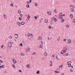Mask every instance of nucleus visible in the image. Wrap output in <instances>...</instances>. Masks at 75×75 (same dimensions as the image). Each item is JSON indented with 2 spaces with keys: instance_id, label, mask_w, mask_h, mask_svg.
Returning a JSON list of instances; mask_svg holds the SVG:
<instances>
[{
  "instance_id": "nucleus-1",
  "label": "nucleus",
  "mask_w": 75,
  "mask_h": 75,
  "mask_svg": "<svg viewBox=\"0 0 75 75\" xmlns=\"http://www.w3.org/2000/svg\"><path fill=\"white\" fill-rule=\"evenodd\" d=\"M12 45V43L11 42H9L8 44V46L9 47H11Z\"/></svg>"
},
{
  "instance_id": "nucleus-2",
  "label": "nucleus",
  "mask_w": 75,
  "mask_h": 75,
  "mask_svg": "<svg viewBox=\"0 0 75 75\" xmlns=\"http://www.w3.org/2000/svg\"><path fill=\"white\" fill-rule=\"evenodd\" d=\"M44 55L45 57H47V56H48V53H47V52H45L44 53Z\"/></svg>"
},
{
  "instance_id": "nucleus-3",
  "label": "nucleus",
  "mask_w": 75,
  "mask_h": 75,
  "mask_svg": "<svg viewBox=\"0 0 75 75\" xmlns=\"http://www.w3.org/2000/svg\"><path fill=\"white\" fill-rule=\"evenodd\" d=\"M65 52H66V51L63 50L61 52V54H64V53H65Z\"/></svg>"
},
{
  "instance_id": "nucleus-4",
  "label": "nucleus",
  "mask_w": 75,
  "mask_h": 75,
  "mask_svg": "<svg viewBox=\"0 0 75 75\" xmlns=\"http://www.w3.org/2000/svg\"><path fill=\"white\" fill-rule=\"evenodd\" d=\"M67 42L68 44H70V43H71V40L70 39L68 40Z\"/></svg>"
},
{
  "instance_id": "nucleus-5",
  "label": "nucleus",
  "mask_w": 75,
  "mask_h": 75,
  "mask_svg": "<svg viewBox=\"0 0 75 75\" xmlns=\"http://www.w3.org/2000/svg\"><path fill=\"white\" fill-rule=\"evenodd\" d=\"M4 67H5L4 65H2L1 66H0V69H1V68H4Z\"/></svg>"
},
{
  "instance_id": "nucleus-6",
  "label": "nucleus",
  "mask_w": 75,
  "mask_h": 75,
  "mask_svg": "<svg viewBox=\"0 0 75 75\" xmlns=\"http://www.w3.org/2000/svg\"><path fill=\"white\" fill-rule=\"evenodd\" d=\"M12 61L13 64H17V61H16V60H13Z\"/></svg>"
},
{
  "instance_id": "nucleus-7",
  "label": "nucleus",
  "mask_w": 75,
  "mask_h": 75,
  "mask_svg": "<svg viewBox=\"0 0 75 75\" xmlns=\"http://www.w3.org/2000/svg\"><path fill=\"white\" fill-rule=\"evenodd\" d=\"M42 37L41 36H40L38 38V40H42Z\"/></svg>"
},
{
  "instance_id": "nucleus-8",
  "label": "nucleus",
  "mask_w": 75,
  "mask_h": 75,
  "mask_svg": "<svg viewBox=\"0 0 75 75\" xmlns=\"http://www.w3.org/2000/svg\"><path fill=\"white\" fill-rule=\"evenodd\" d=\"M15 35L16 36H16H17V37H15V38H16V39H17V38H18V34H16Z\"/></svg>"
},
{
  "instance_id": "nucleus-9",
  "label": "nucleus",
  "mask_w": 75,
  "mask_h": 75,
  "mask_svg": "<svg viewBox=\"0 0 75 75\" xmlns=\"http://www.w3.org/2000/svg\"><path fill=\"white\" fill-rule=\"evenodd\" d=\"M30 47H28V50L26 49V51H28V52H30Z\"/></svg>"
},
{
  "instance_id": "nucleus-10",
  "label": "nucleus",
  "mask_w": 75,
  "mask_h": 75,
  "mask_svg": "<svg viewBox=\"0 0 75 75\" xmlns=\"http://www.w3.org/2000/svg\"><path fill=\"white\" fill-rule=\"evenodd\" d=\"M18 25L19 27H20V26H21V23H20V22H18Z\"/></svg>"
},
{
  "instance_id": "nucleus-11",
  "label": "nucleus",
  "mask_w": 75,
  "mask_h": 75,
  "mask_svg": "<svg viewBox=\"0 0 75 75\" xmlns=\"http://www.w3.org/2000/svg\"><path fill=\"white\" fill-rule=\"evenodd\" d=\"M62 67H63V65H61L60 66H59V69H62Z\"/></svg>"
},
{
  "instance_id": "nucleus-12",
  "label": "nucleus",
  "mask_w": 75,
  "mask_h": 75,
  "mask_svg": "<svg viewBox=\"0 0 75 75\" xmlns=\"http://www.w3.org/2000/svg\"><path fill=\"white\" fill-rule=\"evenodd\" d=\"M21 24V25H24V24H25V23L24 22H22Z\"/></svg>"
},
{
  "instance_id": "nucleus-13",
  "label": "nucleus",
  "mask_w": 75,
  "mask_h": 75,
  "mask_svg": "<svg viewBox=\"0 0 75 75\" xmlns=\"http://www.w3.org/2000/svg\"><path fill=\"white\" fill-rule=\"evenodd\" d=\"M70 7H72V8H75V6H74L72 5H70Z\"/></svg>"
},
{
  "instance_id": "nucleus-14",
  "label": "nucleus",
  "mask_w": 75,
  "mask_h": 75,
  "mask_svg": "<svg viewBox=\"0 0 75 75\" xmlns=\"http://www.w3.org/2000/svg\"><path fill=\"white\" fill-rule=\"evenodd\" d=\"M70 17L71 18H73L74 17L73 16V15H72V14H70Z\"/></svg>"
},
{
  "instance_id": "nucleus-15",
  "label": "nucleus",
  "mask_w": 75,
  "mask_h": 75,
  "mask_svg": "<svg viewBox=\"0 0 75 75\" xmlns=\"http://www.w3.org/2000/svg\"><path fill=\"white\" fill-rule=\"evenodd\" d=\"M71 10L72 12H74V9L72 8H71Z\"/></svg>"
},
{
  "instance_id": "nucleus-16",
  "label": "nucleus",
  "mask_w": 75,
  "mask_h": 75,
  "mask_svg": "<svg viewBox=\"0 0 75 75\" xmlns=\"http://www.w3.org/2000/svg\"><path fill=\"white\" fill-rule=\"evenodd\" d=\"M4 18H7V16L5 14H4Z\"/></svg>"
},
{
  "instance_id": "nucleus-17",
  "label": "nucleus",
  "mask_w": 75,
  "mask_h": 75,
  "mask_svg": "<svg viewBox=\"0 0 75 75\" xmlns=\"http://www.w3.org/2000/svg\"><path fill=\"white\" fill-rule=\"evenodd\" d=\"M26 67H27V68H30V65H29V64H28L26 65Z\"/></svg>"
},
{
  "instance_id": "nucleus-18",
  "label": "nucleus",
  "mask_w": 75,
  "mask_h": 75,
  "mask_svg": "<svg viewBox=\"0 0 75 75\" xmlns=\"http://www.w3.org/2000/svg\"><path fill=\"white\" fill-rule=\"evenodd\" d=\"M71 64V62H67V65H68L69 64Z\"/></svg>"
},
{
  "instance_id": "nucleus-19",
  "label": "nucleus",
  "mask_w": 75,
  "mask_h": 75,
  "mask_svg": "<svg viewBox=\"0 0 75 75\" xmlns=\"http://www.w3.org/2000/svg\"><path fill=\"white\" fill-rule=\"evenodd\" d=\"M59 18L60 19H62L63 17H62V16H60L59 17Z\"/></svg>"
},
{
  "instance_id": "nucleus-20",
  "label": "nucleus",
  "mask_w": 75,
  "mask_h": 75,
  "mask_svg": "<svg viewBox=\"0 0 75 75\" xmlns=\"http://www.w3.org/2000/svg\"><path fill=\"white\" fill-rule=\"evenodd\" d=\"M10 6H11V7H13V6H14V4H13V3H11V4H10Z\"/></svg>"
},
{
  "instance_id": "nucleus-21",
  "label": "nucleus",
  "mask_w": 75,
  "mask_h": 75,
  "mask_svg": "<svg viewBox=\"0 0 75 75\" xmlns=\"http://www.w3.org/2000/svg\"><path fill=\"white\" fill-rule=\"evenodd\" d=\"M20 54H21V56H24V54L23 53H21Z\"/></svg>"
},
{
  "instance_id": "nucleus-22",
  "label": "nucleus",
  "mask_w": 75,
  "mask_h": 75,
  "mask_svg": "<svg viewBox=\"0 0 75 75\" xmlns=\"http://www.w3.org/2000/svg\"><path fill=\"white\" fill-rule=\"evenodd\" d=\"M64 51H66H66H67V47H64V50H63Z\"/></svg>"
},
{
  "instance_id": "nucleus-23",
  "label": "nucleus",
  "mask_w": 75,
  "mask_h": 75,
  "mask_svg": "<svg viewBox=\"0 0 75 75\" xmlns=\"http://www.w3.org/2000/svg\"><path fill=\"white\" fill-rule=\"evenodd\" d=\"M18 14H20V13H21V11H20V10H18Z\"/></svg>"
},
{
  "instance_id": "nucleus-24",
  "label": "nucleus",
  "mask_w": 75,
  "mask_h": 75,
  "mask_svg": "<svg viewBox=\"0 0 75 75\" xmlns=\"http://www.w3.org/2000/svg\"><path fill=\"white\" fill-rule=\"evenodd\" d=\"M27 18L28 20H29V19H30V15H28V17Z\"/></svg>"
},
{
  "instance_id": "nucleus-25",
  "label": "nucleus",
  "mask_w": 75,
  "mask_h": 75,
  "mask_svg": "<svg viewBox=\"0 0 75 75\" xmlns=\"http://www.w3.org/2000/svg\"><path fill=\"white\" fill-rule=\"evenodd\" d=\"M12 66L13 67V68H16V66H15L14 64H13L12 65Z\"/></svg>"
},
{
  "instance_id": "nucleus-26",
  "label": "nucleus",
  "mask_w": 75,
  "mask_h": 75,
  "mask_svg": "<svg viewBox=\"0 0 75 75\" xmlns=\"http://www.w3.org/2000/svg\"><path fill=\"white\" fill-rule=\"evenodd\" d=\"M38 5V4L37 3H35V7H37V5Z\"/></svg>"
},
{
  "instance_id": "nucleus-27",
  "label": "nucleus",
  "mask_w": 75,
  "mask_h": 75,
  "mask_svg": "<svg viewBox=\"0 0 75 75\" xmlns=\"http://www.w3.org/2000/svg\"><path fill=\"white\" fill-rule=\"evenodd\" d=\"M47 13H48L49 15L50 16L51 15V12H49V11L47 12Z\"/></svg>"
},
{
  "instance_id": "nucleus-28",
  "label": "nucleus",
  "mask_w": 75,
  "mask_h": 75,
  "mask_svg": "<svg viewBox=\"0 0 75 75\" xmlns=\"http://www.w3.org/2000/svg\"><path fill=\"white\" fill-rule=\"evenodd\" d=\"M40 48H42V45H40Z\"/></svg>"
},
{
  "instance_id": "nucleus-29",
  "label": "nucleus",
  "mask_w": 75,
  "mask_h": 75,
  "mask_svg": "<svg viewBox=\"0 0 75 75\" xmlns=\"http://www.w3.org/2000/svg\"><path fill=\"white\" fill-rule=\"evenodd\" d=\"M61 21L62 23H64V19H62Z\"/></svg>"
},
{
  "instance_id": "nucleus-30",
  "label": "nucleus",
  "mask_w": 75,
  "mask_h": 75,
  "mask_svg": "<svg viewBox=\"0 0 75 75\" xmlns=\"http://www.w3.org/2000/svg\"><path fill=\"white\" fill-rule=\"evenodd\" d=\"M59 15L60 16H62V13H59Z\"/></svg>"
},
{
  "instance_id": "nucleus-31",
  "label": "nucleus",
  "mask_w": 75,
  "mask_h": 75,
  "mask_svg": "<svg viewBox=\"0 0 75 75\" xmlns=\"http://www.w3.org/2000/svg\"><path fill=\"white\" fill-rule=\"evenodd\" d=\"M26 7L27 8H30V6L29 5H27L26 6Z\"/></svg>"
},
{
  "instance_id": "nucleus-32",
  "label": "nucleus",
  "mask_w": 75,
  "mask_h": 75,
  "mask_svg": "<svg viewBox=\"0 0 75 75\" xmlns=\"http://www.w3.org/2000/svg\"><path fill=\"white\" fill-rule=\"evenodd\" d=\"M56 58L57 59L59 60V59L58 58V56H56Z\"/></svg>"
},
{
  "instance_id": "nucleus-33",
  "label": "nucleus",
  "mask_w": 75,
  "mask_h": 75,
  "mask_svg": "<svg viewBox=\"0 0 75 75\" xmlns=\"http://www.w3.org/2000/svg\"><path fill=\"white\" fill-rule=\"evenodd\" d=\"M45 22H46V23H47L48 22V20L47 19H45Z\"/></svg>"
},
{
  "instance_id": "nucleus-34",
  "label": "nucleus",
  "mask_w": 75,
  "mask_h": 75,
  "mask_svg": "<svg viewBox=\"0 0 75 75\" xmlns=\"http://www.w3.org/2000/svg\"><path fill=\"white\" fill-rule=\"evenodd\" d=\"M36 73L38 74H40V71H38Z\"/></svg>"
},
{
  "instance_id": "nucleus-35",
  "label": "nucleus",
  "mask_w": 75,
  "mask_h": 75,
  "mask_svg": "<svg viewBox=\"0 0 75 75\" xmlns=\"http://www.w3.org/2000/svg\"><path fill=\"white\" fill-rule=\"evenodd\" d=\"M54 72L55 73H59V71H55Z\"/></svg>"
},
{
  "instance_id": "nucleus-36",
  "label": "nucleus",
  "mask_w": 75,
  "mask_h": 75,
  "mask_svg": "<svg viewBox=\"0 0 75 75\" xmlns=\"http://www.w3.org/2000/svg\"><path fill=\"white\" fill-rule=\"evenodd\" d=\"M12 38L13 37L11 36H10L9 37V38H10V39H12Z\"/></svg>"
},
{
  "instance_id": "nucleus-37",
  "label": "nucleus",
  "mask_w": 75,
  "mask_h": 75,
  "mask_svg": "<svg viewBox=\"0 0 75 75\" xmlns=\"http://www.w3.org/2000/svg\"><path fill=\"white\" fill-rule=\"evenodd\" d=\"M66 27H67V28H69V25H66Z\"/></svg>"
},
{
  "instance_id": "nucleus-38",
  "label": "nucleus",
  "mask_w": 75,
  "mask_h": 75,
  "mask_svg": "<svg viewBox=\"0 0 75 75\" xmlns=\"http://www.w3.org/2000/svg\"><path fill=\"white\" fill-rule=\"evenodd\" d=\"M71 64H68L69 67H71Z\"/></svg>"
},
{
  "instance_id": "nucleus-39",
  "label": "nucleus",
  "mask_w": 75,
  "mask_h": 75,
  "mask_svg": "<svg viewBox=\"0 0 75 75\" xmlns=\"http://www.w3.org/2000/svg\"><path fill=\"white\" fill-rule=\"evenodd\" d=\"M54 20L55 22H57V18H54Z\"/></svg>"
},
{
  "instance_id": "nucleus-40",
  "label": "nucleus",
  "mask_w": 75,
  "mask_h": 75,
  "mask_svg": "<svg viewBox=\"0 0 75 75\" xmlns=\"http://www.w3.org/2000/svg\"><path fill=\"white\" fill-rule=\"evenodd\" d=\"M40 42L41 43V44L42 45H43V42L42 41V40H41L40 41Z\"/></svg>"
},
{
  "instance_id": "nucleus-41",
  "label": "nucleus",
  "mask_w": 75,
  "mask_h": 75,
  "mask_svg": "<svg viewBox=\"0 0 75 75\" xmlns=\"http://www.w3.org/2000/svg\"><path fill=\"white\" fill-rule=\"evenodd\" d=\"M32 54L33 55H35V52H33V53H32Z\"/></svg>"
},
{
  "instance_id": "nucleus-42",
  "label": "nucleus",
  "mask_w": 75,
  "mask_h": 75,
  "mask_svg": "<svg viewBox=\"0 0 75 75\" xmlns=\"http://www.w3.org/2000/svg\"><path fill=\"white\" fill-rule=\"evenodd\" d=\"M19 20H22V18H21V17H19Z\"/></svg>"
},
{
  "instance_id": "nucleus-43",
  "label": "nucleus",
  "mask_w": 75,
  "mask_h": 75,
  "mask_svg": "<svg viewBox=\"0 0 75 75\" xmlns=\"http://www.w3.org/2000/svg\"><path fill=\"white\" fill-rule=\"evenodd\" d=\"M51 26H49V29H51Z\"/></svg>"
},
{
  "instance_id": "nucleus-44",
  "label": "nucleus",
  "mask_w": 75,
  "mask_h": 75,
  "mask_svg": "<svg viewBox=\"0 0 75 75\" xmlns=\"http://www.w3.org/2000/svg\"><path fill=\"white\" fill-rule=\"evenodd\" d=\"M60 40V37H59L58 38V39H57V41H59Z\"/></svg>"
},
{
  "instance_id": "nucleus-45",
  "label": "nucleus",
  "mask_w": 75,
  "mask_h": 75,
  "mask_svg": "<svg viewBox=\"0 0 75 75\" xmlns=\"http://www.w3.org/2000/svg\"><path fill=\"white\" fill-rule=\"evenodd\" d=\"M20 46L21 47H23V44L22 43H21L20 44Z\"/></svg>"
},
{
  "instance_id": "nucleus-46",
  "label": "nucleus",
  "mask_w": 75,
  "mask_h": 75,
  "mask_svg": "<svg viewBox=\"0 0 75 75\" xmlns=\"http://www.w3.org/2000/svg\"><path fill=\"white\" fill-rule=\"evenodd\" d=\"M65 55H66V56H68V53H66V54H65Z\"/></svg>"
},
{
  "instance_id": "nucleus-47",
  "label": "nucleus",
  "mask_w": 75,
  "mask_h": 75,
  "mask_svg": "<svg viewBox=\"0 0 75 75\" xmlns=\"http://www.w3.org/2000/svg\"><path fill=\"white\" fill-rule=\"evenodd\" d=\"M54 11V13H57V10L55 9Z\"/></svg>"
},
{
  "instance_id": "nucleus-48",
  "label": "nucleus",
  "mask_w": 75,
  "mask_h": 75,
  "mask_svg": "<svg viewBox=\"0 0 75 75\" xmlns=\"http://www.w3.org/2000/svg\"><path fill=\"white\" fill-rule=\"evenodd\" d=\"M50 67H52V64L51 63V64H50Z\"/></svg>"
},
{
  "instance_id": "nucleus-49",
  "label": "nucleus",
  "mask_w": 75,
  "mask_h": 75,
  "mask_svg": "<svg viewBox=\"0 0 75 75\" xmlns=\"http://www.w3.org/2000/svg\"><path fill=\"white\" fill-rule=\"evenodd\" d=\"M20 16L21 17H23V15L22 14H20Z\"/></svg>"
},
{
  "instance_id": "nucleus-50",
  "label": "nucleus",
  "mask_w": 75,
  "mask_h": 75,
  "mask_svg": "<svg viewBox=\"0 0 75 75\" xmlns=\"http://www.w3.org/2000/svg\"><path fill=\"white\" fill-rule=\"evenodd\" d=\"M70 72H73V70H72V69H70Z\"/></svg>"
},
{
  "instance_id": "nucleus-51",
  "label": "nucleus",
  "mask_w": 75,
  "mask_h": 75,
  "mask_svg": "<svg viewBox=\"0 0 75 75\" xmlns=\"http://www.w3.org/2000/svg\"><path fill=\"white\" fill-rule=\"evenodd\" d=\"M34 18H35V19L36 20V19H37V17H36V16H35Z\"/></svg>"
},
{
  "instance_id": "nucleus-52",
  "label": "nucleus",
  "mask_w": 75,
  "mask_h": 75,
  "mask_svg": "<svg viewBox=\"0 0 75 75\" xmlns=\"http://www.w3.org/2000/svg\"><path fill=\"white\" fill-rule=\"evenodd\" d=\"M30 36H33V34H30Z\"/></svg>"
},
{
  "instance_id": "nucleus-53",
  "label": "nucleus",
  "mask_w": 75,
  "mask_h": 75,
  "mask_svg": "<svg viewBox=\"0 0 75 75\" xmlns=\"http://www.w3.org/2000/svg\"><path fill=\"white\" fill-rule=\"evenodd\" d=\"M50 64H52V61H50Z\"/></svg>"
},
{
  "instance_id": "nucleus-54",
  "label": "nucleus",
  "mask_w": 75,
  "mask_h": 75,
  "mask_svg": "<svg viewBox=\"0 0 75 75\" xmlns=\"http://www.w3.org/2000/svg\"><path fill=\"white\" fill-rule=\"evenodd\" d=\"M30 34H28V37H30Z\"/></svg>"
},
{
  "instance_id": "nucleus-55",
  "label": "nucleus",
  "mask_w": 75,
  "mask_h": 75,
  "mask_svg": "<svg viewBox=\"0 0 75 75\" xmlns=\"http://www.w3.org/2000/svg\"><path fill=\"white\" fill-rule=\"evenodd\" d=\"M73 21L74 23H75V19H73Z\"/></svg>"
},
{
  "instance_id": "nucleus-56",
  "label": "nucleus",
  "mask_w": 75,
  "mask_h": 75,
  "mask_svg": "<svg viewBox=\"0 0 75 75\" xmlns=\"http://www.w3.org/2000/svg\"><path fill=\"white\" fill-rule=\"evenodd\" d=\"M27 4H30V3L29 2V1H27Z\"/></svg>"
},
{
  "instance_id": "nucleus-57",
  "label": "nucleus",
  "mask_w": 75,
  "mask_h": 75,
  "mask_svg": "<svg viewBox=\"0 0 75 75\" xmlns=\"http://www.w3.org/2000/svg\"><path fill=\"white\" fill-rule=\"evenodd\" d=\"M19 72H22V71H21V70H19Z\"/></svg>"
},
{
  "instance_id": "nucleus-58",
  "label": "nucleus",
  "mask_w": 75,
  "mask_h": 75,
  "mask_svg": "<svg viewBox=\"0 0 75 75\" xmlns=\"http://www.w3.org/2000/svg\"><path fill=\"white\" fill-rule=\"evenodd\" d=\"M4 47V45H2L1 46V48L3 47Z\"/></svg>"
},
{
  "instance_id": "nucleus-59",
  "label": "nucleus",
  "mask_w": 75,
  "mask_h": 75,
  "mask_svg": "<svg viewBox=\"0 0 75 75\" xmlns=\"http://www.w3.org/2000/svg\"><path fill=\"white\" fill-rule=\"evenodd\" d=\"M64 41H66V39H64Z\"/></svg>"
},
{
  "instance_id": "nucleus-60",
  "label": "nucleus",
  "mask_w": 75,
  "mask_h": 75,
  "mask_svg": "<svg viewBox=\"0 0 75 75\" xmlns=\"http://www.w3.org/2000/svg\"><path fill=\"white\" fill-rule=\"evenodd\" d=\"M0 61L1 63H3V61H2V60H0Z\"/></svg>"
},
{
  "instance_id": "nucleus-61",
  "label": "nucleus",
  "mask_w": 75,
  "mask_h": 75,
  "mask_svg": "<svg viewBox=\"0 0 75 75\" xmlns=\"http://www.w3.org/2000/svg\"><path fill=\"white\" fill-rule=\"evenodd\" d=\"M71 67L73 68V69H74V67H73V66H71Z\"/></svg>"
},
{
  "instance_id": "nucleus-62",
  "label": "nucleus",
  "mask_w": 75,
  "mask_h": 75,
  "mask_svg": "<svg viewBox=\"0 0 75 75\" xmlns=\"http://www.w3.org/2000/svg\"><path fill=\"white\" fill-rule=\"evenodd\" d=\"M29 2L30 3H31V0H30Z\"/></svg>"
},
{
  "instance_id": "nucleus-63",
  "label": "nucleus",
  "mask_w": 75,
  "mask_h": 75,
  "mask_svg": "<svg viewBox=\"0 0 75 75\" xmlns=\"http://www.w3.org/2000/svg\"><path fill=\"white\" fill-rule=\"evenodd\" d=\"M54 55H53L52 56V57H53V58H54Z\"/></svg>"
},
{
  "instance_id": "nucleus-64",
  "label": "nucleus",
  "mask_w": 75,
  "mask_h": 75,
  "mask_svg": "<svg viewBox=\"0 0 75 75\" xmlns=\"http://www.w3.org/2000/svg\"><path fill=\"white\" fill-rule=\"evenodd\" d=\"M47 39H48V40H50V38H49V37H48Z\"/></svg>"
}]
</instances>
